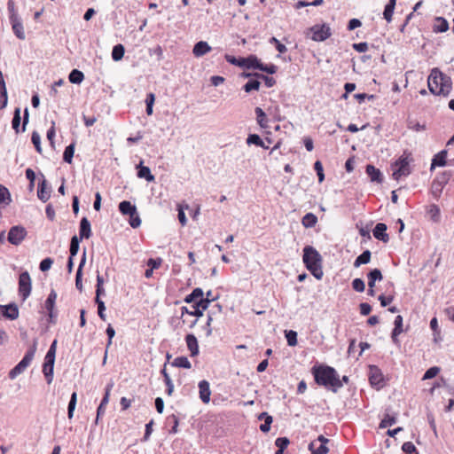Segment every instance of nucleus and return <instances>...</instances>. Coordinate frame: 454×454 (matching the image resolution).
<instances>
[{"mask_svg": "<svg viewBox=\"0 0 454 454\" xmlns=\"http://www.w3.org/2000/svg\"><path fill=\"white\" fill-rule=\"evenodd\" d=\"M129 224L133 228H137L140 226L141 219H140L137 212L134 213L132 215H129Z\"/></svg>", "mask_w": 454, "mask_h": 454, "instance_id": "obj_59", "label": "nucleus"}, {"mask_svg": "<svg viewBox=\"0 0 454 454\" xmlns=\"http://www.w3.org/2000/svg\"><path fill=\"white\" fill-rule=\"evenodd\" d=\"M10 22L12 24V28L14 35L19 39L24 40L26 38V35H25L24 27H23L21 19L19 18V19L12 20H10Z\"/></svg>", "mask_w": 454, "mask_h": 454, "instance_id": "obj_20", "label": "nucleus"}, {"mask_svg": "<svg viewBox=\"0 0 454 454\" xmlns=\"http://www.w3.org/2000/svg\"><path fill=\"white\" fill-rule=\"evenodd\" d=\"M440 372V369L436 366L431 367L425 372L423 380H429L434 378Z\"/></svg>", "mask_w": 454, "mask_h": 454, "instance_id": "obj_58", "label": "nucleus"}, {"mask_svg": "<svg viewBox=\"0 0 454 454\" xmlns=\"http://www.w3.org/2000/svg\"><path fill=\"white\" fill-rule=\"evenodd\" d=\"M369 380L372 386H380L383 380L380 370L375 365L370 366Z\"/></svg>", "mask_w": 454, "mask_h": 454, "instance_id": "obj_17", "label": "nucleus"}, {"mask_svg": "<svg viewBox=\"0 0 454 454\" xmlns=\"http://www.w3.org/2000/svg\"><path fill=\"white\" fill-rule=\"evenodd\" d=\"M367 277H368V278H372V280H375V281H380L383 278L381 271L379 269L372 270L368 273Z\"/></svg>", "mask_w": 454, "mask_h": 454, "instance_id": "obj_60", "label": "nucleus"}, {"mask_svg": "<svg viewBox=\"0 0 454 454\" xmlns=\"http://www.w3.org/2000/svg\"><path fill=\"white\" fill-rule=\"evenodd\" d=\"M372 254L369 250L364 251L354 262V266L356 268L360 267L362 264H366L371 261Z\"/></svg>", "mask_w": 454, "mask_h": 454, "instance_id": "obj_29", "label": "nucleus"}, {"mask_svg": "<svg viewBox=\"0 0 454 454\" xmlns=\"http://www.w3.org/2000/svg\"><path fill=\"white\" fill-rule=\"evenodd\" d=\"M215 312L212 311V310H209L208 313H207V323H206V325H205V330H206V335L207 337H209L212 335V328H211V324L213 322V315L215 314Z\"/></svg>", "mask_w": 454, "mask_h": 454, "instance_id": "obj_51", "label": "nucleus"}, {"mask_svg": "<svg viewBox=\"0 0 454 454\" xmlns=\"http://www.w3.org/2000/svg\"><path fill=\"white\" fill-rule=\"evenodd\" d=\"M79 251V239L77 236H73L70 242V256L74 257Z\"/></svg>", "mask_w": 454, "mask_h": 454, "instance_id": "obj_45", "label": "nucleus"}, {"mask_svg": "<svg viewBox=\"0 0 454 454\" xmlns=\"http://www.w3.org/2000/svg\"><path fill=\"white\" fill-rule=\"evenodd\" d=\"M80 239H89L91 236L90 223L87 217L82 218L80 222Z\"/></svg>", "mask_w": 454, "mask_h": 454, "instance_id": "obj_24", "label": "nucleus"}, {"mask_svg": "<svg viewBox=\"0 0 454 454\" xmlns=\"http://www.w3.org/2000/svg\"><path fill=\"white\" fill-rule=\"evenodd\" d=\"M137 171V176L139 178H145L148 182L154 181V176L152 175L151 169L148 167L143 166L142 162H140Z\"/></svg>", "mask_w": 454, "mask_h": 454, "instance_id": "obj_27", "label": "nucleus"}, {"mask_svg": "<svg viewBox=\"0 0 454 454\" xmlns=\"http://www.w3.org/2000/svg\"><path fill=\"white\" fill-rule=\"evenodd\" d=\"M306 35L310 37L313 41L322 42L331 36V29L325 25H315L308 29Z\"/></svg>", "mask_w": 454, "mask_h": 454, "instance_id": "obj_6", "label": "nucleus"}, {"mask_svg": "<svg viewBox=\"0 0 454 454\" xmlns=\"http://www.w3.org/2000/svg\"><path fill=\"white\" fill-rule=\"evenodd\" d=\"M8 96L6 85L3 72L0 71V109H4L7 105Z\"/></svg>", "mask_w": 454, "mask_h": 454, "instance_id": "obj_21", "label": "nucleus"}, {"mask_svg": "<svg viewBox=\"0 0 454 454\" xmlns=\"http://www.w3.org/2000/svg\"><path fill=\"white\" fill-rule=\"evenodd\" d=\"M56 349H57V340H54L52 341L51 345L50 346V348H49L48 352L46 353L45 357L49 358V359L55 360Z\"/></svg>", "mask_w": 454, "mask_h": 454, "instance_id": "obj_61", "label": "nucleus"}, {"mask_svg": "<svg viewBox=\"0 0 454 454\" xmlns=\"http://www.w3.org/2000/svg\"><path fill=\"white\" fill-rule=\"evenodd\" d=\"M0 315L10 319L14 320L19 317V309L16 304L0 305Z\"/></svg>", "mask_w": 454, "mask_h": 454, "instance_id": "obj_13", "label": "nucleus"}, {"mask_svg": "<svg viewBox=\"0 0 454 454\" xmlns=\"http://www.w3.org/2000/svg\"><path fill=\"white\" fill-rule=\"evenodd\" d=\"M427 86L432 94L447 97L452 89V82L450 76L438 68H433L427 79Z\"/></svg>", "mask_w": 454, "mask_h": 454, "instance_id": "obj_2", "label": "nucleus"}, {"mask_svg": "<svg viewBox=\"0 0 454 454\" xmlns=\"http://www.w3.org/2000/svg\"><path fill=\"white\" fill-rule=\"evenodd\" d=\"M119 210L124 215H129L137 213L136 206L132 205L129 201L123 200L119 204Z\"/></svg>", "mask_w": 454, "mask_h": 454, "instance_id": "obj_25", "label": "nucleus"}, {"mask_svg": "<svg viewBox=\"0 0 454 454\" xmlns=\"http://www.w3.org/2000/svg\"><path fill=\"white\" fill-rule=\"evenodd\" d=\"M27 233L23 226L16 225L10 229L7 239L11 244L18 246L25 239Z\"/></svg>", "mask_w": 454, "mask_h": 454, "instance_id": "obj_10", "label": "nucleus"}, {"mask_svg": "<svg viewBox=\"0 0 454 454\" xmlns=\"http://www.w3.org/2000/svg\"><path fill=\"white\" fill-rule=\"evenodd\" d=\"M125 49L122 44H117L113 48L112 58L114 61L121 60L124 56Z\"/></svg>", "mask_w": 454, "mask_h": 454, "instance_id": "obj_38", "label": "nucleus"}, {"mask_svg": "<svg viewBox=\"0 0 454 454\" xmlns=\"http://www.w3.org/2000/svg\"><path fill=\"white\" fill-rule=\"evenodd\" d=\"M256 121L259 126L262 129L268 127V120L264 111L261 107H256L255 110Z\"/></svg>", "mask_w": 454, "mask_h": 454, "instance_id": "obj_30", "label": "nucleus"}, {"mask_svg": "<svg viewBox=\"0 0 454 454\" xmlns=\"http://www.w3.org/2000/svg\"><path fill=\"white\" fill-rule=\"evenodd\" d=\"M32 284L31 278L27 271H24L19 278V293L25 301L31 294Z\"/></svg>", "mask_w": 454, "mask_h": 454, "instance_id": "obj_9", "label": "nucleus"}, {"mask_svg": "<svg viewBox=\"0 0 454 454\" xmlns=\"http://www.w3.org/2000/svg\"><path fill=\"white\" fill-rule=\"evenodd\" d=\"M396 422V418L395 416H390L387 414L384 419L380 421V427L385 428L394 425Z\"/></svg>", "mask_w": 454, "mask_h": 454, "instance_id": "obj_49", "label": "nucleus"}, {"mask_svg": "<svg viewBox=\"0 0 454 454\" xmlns=\"http://www.w3.org/2000/svg\"><path fill=\"white\" fill-rule=\"evenodd\" d=\"M303 262L308 270L317 278L321 279L324 273L322 270V256L311 246L303 248Z\"/></svg>", "mask_w": 454, "mask_h": 454, "instance_id": "obj_3", "label": "nucleus"}, {"mask_svg": "<svg viewBox=\"0 0 454 454\" xmlns=\"http://www.w3.org/2000/svg\"><path fill=\"white\" fill-rule=\"evenodd\" d=\"M224 58L227 62L247 69H255L259 60V59L254 55H250L247 58L237 59L234 56L226 54Z\"/></svg>", "mask_w": 454, "mask_h": 454, "instance_id": "obj_7", "label": "nucleus"}, {"mask_svg": "<svg viewBox=\"0 0 454 454\" xmlns=\"http://www.w3.org/2000/svg\"><path fill=\"white\" fill-rule=\"evenodd\" d=\"M366 174L368 175L372 182L380 184L383 181L380 170L379 168H376L373 165L366 166Z\"/></svg>", "mask_w": 454, "mask_h": 454, "instance_id": "obj_22", "label": "nucleus"}, {"mask_svg": "<svg viewBox=\"0 0 454 454\" xmlns=\"http://www.w3.org/2000/svg\"><path fill=\"white\" fill-rule=\"evenodd\" d=\"M31 140H32V143L35 145L36 151L39 153H42L41 137H40V135L36 131H34L32 133Z\"/></svg>", "mask_w": 454, "mask_h": 454, "instance_id": "obj_53", "label": "nucleus"}, {"mask_svg": "<svg viewBox=\"0 0 454 454\" xmlns=\"http://www.w3.org/2000/svg\"><path fill=\"white\" fill-rule=\"evenodd\" d=\"M317 223V217L312 213H307L301 219V223L306 228H311Z\"/></svg>", "mask_w": 454, "mask_h": 454, "instance_id": "obj_32", "label": "nucleus"}, {"mask_svg": "<svg viewBox=\"0 0 454 454\" xmlns=\"http://www.w3.org/2000/svg\"><path fill=\"white\" fill-rule=\"evenodd\" d=\"M56 300L57 293L52 289L45 301V309L47 310H54Z\"/></svg>", "mask_w": 454, "mask_h": 454, "instance_id": "obj_39", "label": "nucleus"}, {"mask_svg": "<svg viewBox=\"0 0 454 454\" xmlns=\"http://www.w3.org/2000/svg\"><path fill=\"white\" fill-rule=\"evenodd\" d=\"M408 129L415 130L417 132L423 131L426 129L425 124H420L416 120L409 119L407 122Z\"/></svg>", "mask_w": 454, "mask_h": 454, "instance_id": "obj_44", "label": "nucleus"}, {"mask_svg": "<svg viewBox=\"0 0 454 454\" xmlns=\"http://www.w3.org/2000/svg\"><path fill=\"white\" fill-rule=\"evenodd\" d=\"M387 225L385 223H377L375 228L373 229V236L375 237V239L387 243L389 240L388 234L387 233Z\"/></svg>", "mask_w": 454, "mask_h": 454, "instance_id": "obj_16", "label": "nucleus"}, {"mask_svg": "<svg viewBox=\"0 0 454 454\" xmlns=\"http://www.w3.org/2000/svg\"><path fill=\"white\" fill-rule=\"evenodd\" d=\"M447 153L446 150H442L434 156L430 166L431 171L434 170L435 167H444L447 164Z\"/></svg>", "mask_w": 454, "mask_h": 454, "instance_id": "obj_19", "label": "nucleus"}, {"mask_svg": "<svg viewBox=\"0 0 454 454\" xmlns=\"http://www.w3.org/2000/svg\"><path fill=\"white\" fill-rule=\"evenodd\" d=\"M76 402H77V394L75 392H74L71 395V398H70V401L68 403V408H67V416H68V419H70L74 416V411L75 409Z\"/></svg>", "mask_w": 454, "mask_h": 454, "instance_id": "obj_42", "label": "nucleus"}, {"mask_svg": "<svg viewBox=\"0 0 454 454\" xmlns=\"http://www.w3.org/2000/svg\"><path fill=\"white\" fill-rule=\"evenodd\" d=\"M312 373L317 384L336 392L343 384L334 368L327 365L314 366Z\"/></svg>", "mask_w": 454, "mask_h": 454, "instance_id": "obj_1", "label": "nucleus"}, {"mask_svg": "<svg viewBox=\"0 0 454 454\" xmlns=\"http://www.w3.org/2000/svg\"><path fill=\"white\" fill-rule=\"evenodd\" d=\"M7 8H8V12H9L10 20L20 18V16L18 15V12H17V10L15 7V3L13 0H8Z\"/></svg>", "mask_w": 454, "mask_h": 454, "instance_id": "obj_46", "label": "nucleus"}, {"mask_svg": "<svg viewBox=\"0 0 454 454\" xmlns=\"http://www.w3.org/2000/svg\"><path fill=\"white\" fill-rule=\"evenodd\" d=\"M247 145H255L257 146H263V140L257 134H250L247 138Z\"/></svg>", "mask_w": 454, "mask_h": 454, "instance_id": "obj_43", "label": "nucleus"}, {"mask_svg": "<svg viewBox=\"0 0 454 454\" xmlns=\"http://www.w3.org/2000/svg\"><path fill=\"white\" fill-rule=\"evenodd\" d=\"M203 294V290L200 287H197L193 289L192 292L184 298V301L186 303H192L200 299V297H202Z\"/></svg>", "mask_w": 454, "mask_h": 454, "instance_id": "obj_36", "label": "nucleus"}, {"mask_svg": "<svg viewBox=\"0 0 454 454\" xmlns=\"http://www.w3.org/2000/svg\"><path fill=\"white\" fill-rule=\"evenodd\" d=\"M402 450L405 454H419L417 448L411 442H405L402 446Z\"/></svg>", "mask_w": 454, "mask_h": 454, "instance_id": "obj_48", "label": "nucleus"}, {"mask_svg": "<svg viewBox=\"0 0 454 454\" xmlns=\"http://www.w3.org/2000/svg\"><path fill=\"white\" fill-rule=\"evenodd\" d=\"M449 29V23L448 21L442 17L436 18V23L434 27V31L437 33H443L446 32Z\"/></svg>", "mask_w": 454, "mask_h": 454, "instance_id": "obj_33", "label": "nucleus"}, {"mask_svg": "<svg viewBox=\"0 0 454 454\" xmlns=\"http://www.w3.org/2000/svg\"><path fill=\"white\" fill-rule=\"evenodd\" d=\"M187 348L191 352L192 356H195L199 354V344L197 338L193 334H187L185 337Z\"/></svg>", "mask_w": 454, "mask_h": 454, "instance_id": "obj_23", "label": "nucleus"}, {"mask_svg": "<svg viewBox=\"0 0 454 454\" xmlns=\"http://www.w3.org/2000/svg\"><path fill=\"white\" fill-rule=\"evenodd\" d=\"M286 338L287 340V344L291 347H294L297 344V333L290 330L286 331Z\"/></svg>", "mask_w": 454, "mask_h": 454, "instance_id": "obj_47", "label": "nucleus"}, {"mask_svg": "<svg viewBox=\"0 0 454 454\" xmlns=\"http://www.w3.org/2000/svg\"><path fill=\"white\" fill-rule=\"evenodd\" d=\"M269 42L271 44H275L276 49L278 50V52L285 53L287 51V48L286 47V45L281 43L276 37H271Z\"/></svg>", "mask_w": 454, "mask_h": 454, "instance_id": "obj_57", "label": "nucleus"}, {"mask_svg": "<svg viewBox=\"0 0 454 454\" xmlns=\"http://www.w3.org/2000/svg\"><path fill=\"white\" fill-rule=\"evenodd\" d=\"M55 360L44 357V363L43 364V373L45 376L48 384H51L53 380V369Z\"/></svg>", "mask_w": 454, "mask_h": 454, "instance_id": "obj_15", "label": "nucleus"}, {"mask_svg": "<svg viewBox=\"0 0 454 454\" xmlns=\"http://www.w3.org/2000/svg\"><path fill=\"white\" fill-rule=\"evenodd\" d=\"M255 69H259L261 71L266 72L267 74H273L277 72L278 67L273 64L263 65L259 59Z\"/></svg>", "mask_w": 454, "mask_h": 454, "instance_id": "obj_41", "label": "nucleus"}, {"mask_svg": "<svg viewBox=\"0 0 454 454\" xmlns=\"http://www.w3.org/2000/svg\"><path fill=\"white\" fill-rule=\"evenodd\" d=\"M29 114H28V108L26 107L24 110V116H23V124L22 129H20V109L17 107L14 111L12 125V129L15 130L17 134L20 132H24L26 130V125L28 122Z\"/></svg>", "mask_w": 454, "mask_h": 454, "instance_id": "obj_11", "label": "nucleus"}, {"mask_svg": "<svg viewBox=\"0 0 454 454\" xmlns=\"http://www.w3.org/2000/svg\"><path fill=\"white\" fill-rule=\"evenodd\" d=\"M37 349V340H34L33 344L26 352L21 361L14 366L9 372V378L14 380L18 375L21 374L31 364Z\"/></svg>", "mask_w": 454, "mask_h": 454, "instance_id": "obj_5", "label": "nucleus"}, {"mask_svg": "<svg viewBox=\"0 0 454 454\" xmlns=\"http://www.w3.org/2000/svg\"><path fill=\"white\" fill-rule=\"evenodd\" d=\"M395 327L393 330H395V334H401L403 332V317L398 315L395 318L394 322Z\"/></svg>", "mask_w": 454, "mask_h": 454, "instance_id": "obj_52", "label": "nucleus"}, {"mask_svg": "<svg viewBox=\"0 0 454 454\" xmlns=\"http://www.w3.org/2000/svg\"><path fill=\"white\" fill-rule=\"evenodd\" d=\"M211 50L212 48L207 42L200 41L194 45L192 53L195 57L200 58L211 51Z\"/></svg>", "mask_w": 454, "mask_h": 454, "instance_id": "obj_18", "label": "nucleus"}, {"mask_svg": "<svg viewBox=\"0 0 454 454\" xmlns=\"http://www.w3.org/2000/svg\"><path fill=\"white\" fill-rule=\"evenodd\" d=\"M314 168L318 176L319 183H322L325 179V174H324V168H323V165H322L321 161L317 160L314 164Z\"/></svg>", "mask_w": 454, "mask_h": 454, "instance_id": "obj_54", "label": "nucleus"}, {"mask_svg": "<svg viewBox=\"0 0 454 454\" xmlns=\"http://www.w3.org/2000/svg\"><path fill=\"white\" fill-rule=\"evenodd\" d=\"M289 442H290L286 437H278L275 441L276 446L282 450H285L288 446Z\"/></svg>", "mask_w": 454, "mask_h": 454, "instance_id": "obj_64", "label": "nucleus"}, {"mask_svg": "<svg viewBox=\"0 0 454 454\" xmlns=\"http://www.w3.org/2000/svg\"><path fill=\"white\" fill-rule=\"evenodd\" d=\"M172 366L190 369L192 367V364L186 356H177L172 362Z\"/></svg>", "mask_w": 454, "mask_h": 454, "instance_id": "obj_35", "label": "nucleus"}, {"mask_svg": "<svg viewBox=\"0 0 454 454\" xmlns=\"http://www.w3.org/2000/svg\"><path fill=\"white\" fill-rule=\"evenodd\" d=\"M215 300H216V298H204L202 296L192 306L194 309L192 312H189V309L186 307H182V316L184 314H189L191 316L200 317L203 316L204 310H206L208 308L209 304Z\"/></svg>", "mask_w": 454, "mask_h": 454, "instance_id": "obj_8", "label": "nucleus"}, {"mask_svg": "<svg viewBox=\"0 0 454 454\" xmlns=\"http://www.w3.org/2000/svg\"><path fill=\"white\" fill-rule=\"evenodd\" d=\"M96 301V303L98 304V317L102 319V320H106V314H105V310H106V306H105V302L101 300V299H95Z\"/></svg>", "mask_w": 454, "mask_h": 454, "instance_id": "obj_56", "label": "nucleus"}, {"mask_svg": "<svg viewBox=\"0 0 454 454\" xmlns=\"http://www.w3.org/2000/svg\"><path fill=\"white\" fill-rule=\"evenodd\" d=\"M37 197L43 202H46L51 197V192L46 190V180L44 178L38 186Z\"/></svg>", "mask_w": 454, "mask_h": 454, "instance_id": "obj_26", "label": "nucleus"}, {"mask_svg": "<svg viewBox=\"0 0 454 454\" xmlns=\"http://www.w3.org/2000/svg\"><path fill=\"white\" fill-rule=\"evenodd\" d=\"M450 178V174L444 172L441 176H438L435 180H434L431 187L432 194L434 198H438L443 189V186L448 183Z\"/></svg>", "mask_w": 454, "mask_h": 454, "instance_id": "obj_12", "label": "nucleus"}, {"mask_svg": "<svg viewBox=\"0 0 454 454\" xmlns=\"http://www.w3.org/2000/svg\"><path fill=\"white\" fill-rule=\"evenodd\" d=\"M412 161L411 153L404 151L400 158L392 165L393 178L399 180L411 173L410 163Z\"/></svg>", "mask_w": 454, "mask_h": 454, "instance_id": "obj_4", "label": "nucleus"}, {"mask_svg": "<svg viewBox=\"0 0 454 454\" xmlns=\"http://www.w3.org/2000/svg\"><path fill=\"white\" fill-rule=\"evenodd\" d=\"M260 82L257 80H249L245 85L244 90L246 92H250L252 90H258L260 88Z\"/></svg>", "mask_w": 454, "mask_h": 454, "instance_id": "obj_50", "label": "nucleus"}, {"mask_svg": "<svg viewBox=\"0 0 454 454\" xmlns=\"http://www.w3.org/2000/svg\"><path fill=\"white\" fill-rule=\"evenodd\" d=\"M309 450L311 451V454H326L329 451L326 445L317 443V442H311L309 444Z\"/></svg>", "mask_w": 454, "mask_h": 454, "instance_id": "obj_28", "label": "nucleus"}, {"mask_svg": "<svg viewBox=\"0 0 454 454\" xmlns=\"http://www.w3.org/2000/svg\"><path fill=\"white\" fill-rule=\"evenodd\" d=\"M395 2H396V0H389L388 4L385 6L383 15H384V19L388 22L391 21V20H392L394 9L395 6Z\"/></svg>", "mask_w": 454, "mask_h": 454, "instance_id": "obj_37", "label": "nucleus"}, {"mask_svg": "<svg viewBox=\"0 0 454 454\" xmlns=\"http://www.w3.org/2000/svg\"><path fill=\"white\" fill-rule=\"evenodd\" d=\"M74 153V143L66 147L63 153V160L67 163H71Z\"/></svg>", "mask_w": 454, "mask_h": 454, "instance_id": "obj_40", "label": "nucleus"}, {"mask_svg": "<svg viewBox=\"0 0 454 454\" xmlns=\"http://www.w3.org/2000/svg\"><path fill=\"white\" fill-rule=\"evenodd\" d=\"M200 398L204 403H208L210 401L211 390L208 381L203 380L199 382Z\"/></svg>", "mask_w": 454, "mask_h": 454, "instance_id": "obj_14", "label": "nucleus"}, {"mask_svg": "<svg viewBox=\"0 0 454 454\" xmlns=\"http://www.w3.org/2000/svg\"><path fill=\"white\" fill-rule=\"evenodd\" d=\"M352 287L355 291L362 293L365 289V285L363 279L361 278H355L352 281Z\"/></svg>", "mask_w": 454, "mask_h": 454, "instance_id": "obj_55", "label": "nucleus"}, {"mask_svg": "<svg viewBox=\"0 0 454 454\" xmlns=\"http://www.w3.org/2000/svg\"><path fill=\"white\" fill-rule=\"evenodd\" d=\"M68 79L72 83L80 84L84 79V74L82 71L74 69L69 74Z\"/></svg>", "mask_w": 454, "mask_h": 454, "instance_id": "obj_34", "label": "nucleus"}, {"mask_svg": "<svg viewBox=\"0 0 454 454\" xmlns=\"http://www.w3.org/2000/svg\"><path fill=\"white\" fill-rule=\"evenodd\" d=\"M53 263V260L50 257L43 259L39 265V268L42 271H47L51 269Z\"/></svg>", "mask_w": 454, "mask_h": 454, "instance_id": "obj_62", "label": "nucleus"}, {"mask_svg": "<svg viewBox=\"0 0 454 454\" xmlns=\"http://www.w3.org/2000/svg\"><path fill=\"white\" fill-rule=\"evenodd\" d=\"M11 194L6 187L0 184V207L10 204Z\"/></svg>", "mask_w": 454, "mask_h": 454, "instance_id": "obj_31", "label": "nucleus"}, {"mask_svg": "<svg viewBox=\"0 0 454 454\" xmlns=\"http://www.w3.org/2000/svg\"><path fill=\"white\" fill-rule=\"evenodd\" d=\"M272 420L273 419H272V417L270 415V416H266L264 423L260 426L261 431L263 432V433L269 432L270 429V425L272 423Z\"/></svg>", "mask_w": 454, "mask_h": 454, "instance_id": "obj_63", "label": "nucleus"}]
</instances>
